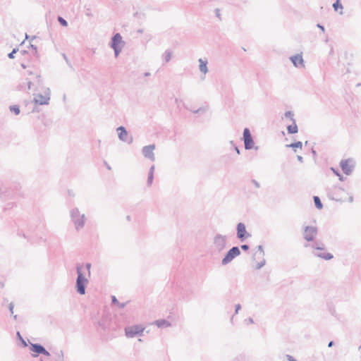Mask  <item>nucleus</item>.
I'll list each match as a JSON object with an SVG mask.
<instances>
[{
	"label": "nucleus",
	"instance_id": "obj_31",
	"mask_svg": "<svg viewBox=\"0 0 361 361\" xmlns=\"http://www.w3.org/2000/svg\"><path fill=\"white\" fill-rule=\"evenodd\" d=\"M331 171L334 172V173L335 175H336L337 176H338V178L341 181H343L344 180V177L343 176V175H341L339 172V171L338 169H336L333 167L331 168Z\"/></svg>",
	"mask_w": 361,
	"mask_h": 361
},
{
	"label": "nucleus",
	"instance_id": "obj_7",
	"mask_svg": "<svg viewBox=\"0 0 361 361\" xmlns=\"http://www.w3.org/2000/svg\"><path fill=\"white\" fill-rule=\"evenodd\" d=\"M236 237L241 242H243L248 238L251 237V234L247 231L246 226L244 223L240 222L237 224Z\"/></svg>",
	"mask_w": 361,
	"mask_h": 361
},
{
	"label": "nucleus",
	"instance_id": "obj_13",
	"mask_svg": "<svg viewBox=\"0 0 361 361\" xmlns=\"http://www.w3.org/2000/svg\"><path fill=\"white\" fill-rule=\"evenodd\" d=\"M349 161H352L351 159H342L340 162V167L341 168L343 172L347 175L349 176L353 172V166L349 165Z\"/></svg>",
	"mask_w": 361,
	"mask_h": 361
},
{
	"label": "nucleus",
	"instance_id": "obj_24",
	"mask_svg": "<svg viewBox=\"0 0 361 361\" xmlns=\"http://www.w3.org/2000/svg\"><path fill=\"white\" fill-rule=\"evenodd\" d=\"M313 200L315 207L318 209H322L323 208V204L322 203L320 198L318 196H314Z\"/></svg>",
	"mask_w": 361,
	"mask_h": 361
},
{
	"label": "nucleus",
	"instance_id": "obj_14",
	"mask_svg": "<svg viewBox=\"0 0 361 361\" xmlns=\"http://www.w3.org/2000/svg\"><path fill=\"white\" fill-rule=\"evenodd\" d=\"M290 60L293 63V66L296 68L304 67V60L302 55L295 54L290 57Z\"/></svg>",
	"mask_w": 361,
	"mask_h": 361
},
{
	"label": "nucleus",
	"instance_id": "obj_43",
	"mask_svg": "<svg viewBox=\"0 0 361 361\" xmlns=\"http://www.w3.org/2000/svg\"><path fill=\"white\" fill-rule=\"evenodd\" d=\"M13 308H14V304L13 302H11L8 305V310H9V311H10L11 314H13Z\"/></svg>",
	"mask_w": 361,
	"mask_h": 361
},
{
	"label": "nucleus",
	"instance_id": "obj_47",
	"mask_svg": "<svg viewBox=\"0 0 361 361\" xmlns=\"http://www.w3.org/2000/svg\"><path fill=\"white\" fill-rule=\"evenodd\" d=\"M214 12H215L216 16L221 20L220 10L219 8H216L214 10Z\"/></svg>",
	"mask_w": 361,
	"mask_h": 361
},
{
	"label": "nucleus",
	"instance_id": "obj_5",
	"mask_svg": "<svg viewBox=\"0 0 361 361\" xmlns=\"http://www.w3.org/2000/svg\"><path fill=\"white\" fill-rule=\"evenodd\" d=\"M227 237L221 234L217 233L214 235L213 239V244L215 250L218 252H221L226 246Z\"/></svg>",
	"mask_w": 361,
	"mask_h": 361
},
{
	"label": "nucleus",
	"instance_id": "obj_59",
	"mask_svg": "<svg viewBox=\"0 0 361 361\" xmlns=\"http://www.w3.org/2000/svg\"><path fill=\"white\" fill-rule=\"evenodd\" d=\"M348 201L350 202H353V196H350L349 198H348Z\"/></svg>",
	"mask_w": 361,
	"mask_h": 361
},
{
	"label": "nucleus",
	"instance_id": "obj_32",
	"mask_svg": "<svg viewBox=\"0 0 361 361\" xmlns=\"http://www.w3.org/2000/svg\"><path fill=\"white\" fill-rule=\"evenodd\" d=\"M333 8H334L335 11H338V8L343 9V6H342L341 1H336L333 4Z\"/></svg>",
	"mask_w": 361,
	"mask_h": 361
},
{
	"label": "nucleus",
	"instance_id": "obj_28",
	"mask_svg": "<svg viewBox=\"0 0 361 361\" xmlns=\"http://www.w3.org/2000/svg\"><path fill=\"white\" fill-rule=\"evenodd\" d=\"M16 336L19 341L20 342L21 345L25 348L27 346V344L26 341L24 340V338L22 337L19 331H17Z\"/></svg>",
	"mask_w": 361,
	"mask_h": 361
},
{
	"label": "nucleus",
	"instance_id": "obj_16",
	"mask_svg": "<svg viewBox=\"0 0 361 361\" xmlns=\"http://www.w3.org/2000/svg\"><path fill=\"white\" fill-rule=\"evenodd\" d=\"M313 255L317 257L324 259L325 260H330L334 258V255L330 252H314Z\"/></svg>",
	"mask_w": 361,
	"mask_h": 361
},
{
	"label": "nucleus",
	"instance_id": "obj_52",
	"mask_svg": "<svg viewBox=\"0 0 361 361\" xmlns=\"http://www.w3.org/2000/svg\"><path fill=\"white\" fill-rule=\"evenodd\" d=\"M42 354L45 356H50V353L44 348V352H42Z\"/></svg>",
	"mask_w": 361,
	"mask_h": 361
},
{
	"label": "nucleus",
	"instance_id": "obj_34",
	"mask_svg": "<svg viewBox=\"0 0 361 361\" xmlns=\"http://www.w3.org/2000/svg\"><path fill=\"white\" fill-rule=\"evenodd\" d=\"M56 361H64L63 360V352L62 350L57 351L56 353Z\"/></svg>",
	"mask_w": 361,
	"mask_h": 361
},
{
	"label": "nucleus",
	"instance_id": "obj_49",
	"mask_svg": "<svg viewBox=\"0 0 361 361\" xmlns=\"http://www.w3.org/2000/svg\"><path fill=\"white\" fill-rule=\"evenodd\" d=\"M154 169H155V166H154V165L151 166V167L149 168V170L148 173H149V174H151V173H152V174H154Z\"/></svg>",
	"mask_w": 361,
	"mask_h": 361
},
{
	"label": "nucleus",
	"instance_id": "obj_22",
	"mask_svg": "<svg viewBox=\"0 0 361 361\" xmlns=\"http://www.w3.org/2000/svg\"><path fill=\"white\" fill-rule=\"evenodd\" d=\"M327 197L330 200H335V201H337V202L341 201V200L340 198L336 197L335 191L333 190H328V192H327Z\"/></svg>",
	"mask_w": 361,
	"mask_h": 361
},
{
	"label": "nucleus",
	"instance_id": "obj_27",
	"mask_svg": "<svg viewBox=\"0 0 361 361\" xmlns=\"http://www.w3.org/2000/svg\"><path fill=\"white\" fill-rule=\"evenodd\" d=\"M9 109L11 112L14 113L16 115H18L20 113V107L18 105L10 106Z\"/></svg>",
	"mask_w": 361,
	"mask_h": 361
},
{
	"label": "nucleus",
	"instance_id": "obj_51",
	"mask_svg": "<svg viewBox=\"0 0 361 361\" xmlns=\"http://www.w3.org/2000/svg\"><path fill=\"white\" fill-rule=\"evenodd\" d=\"M286 357L288 361H297L296 359H295L293 356L290 355H286Z\"/></svg>",
	"mask_w": 361,
	"mask_h": 361
},
{
	"label": "nucleus",
	"instance_id": "obj_46",
	"mask_svg": "<svg viewBox=\"0 0 361 361\" xmlns=\"http://www.w3.org/2000/svg\"><path fill=\"white\" fill-rule=\"evenodd\" d=\"M317 27L318 28H319L322 32H325V27H324V25H322V24H320V23H317Z\"/></svg>",
	"mask_w": 361,
	"mask_h": 361
},
{
	"label": "nucleus",
	"instance_id": "obj_4",
	"mask_svg": "<svg viewBox=\"0 0 361 361\" xmlns=\"http://www.w3.org/2000/svg\"><path fill=\"white\" fill-rule=\"evenodd\" d=\"M243 142H244L245 149L246 150H250V149H255L256 150L258 149L259 147L258 146H255L254 140H253L252 136L251 135L250 130V129L248 128H245L243 130Z\"/></svg>",
	"mask_w": 361,
	"mask_h": 361
},
{
	"label": "nucleus",
	"instance_id": "obj_19",
	"mask_svg": "<svg viewBox=\"0 0 361 361\" xmlns=\"http://www.w3.org/2000/svg\"><path fill=\"white\" fill-rule=\"evenodd\" d=\"M154 324L159 328L168 327L171 325L169 321H167L166 319H157L154 322Z\"/></svg>",
	"mask_w": 361,
	"mask_h": 361
},
{
	"label": "nucleus",
	"instance_id": "obj_60",
	"mask_svg": "<svg viewBox=\"0 0 361 361\" xmlns=\"http://www.w3.org/2000/svg\"><path fill=\"white\" fill-rule=\"evenodd\" d=\"M343 190V188H340V187H336H336L334 188V190Z\"/></svg>",
	"mask_w": 361,
	"mask_h": 361
},
{
	"label": "nucleus",
	"instance_id": "obj_10",
	"mask_svg": "<svg viewBox=\"0 0 361 361\" xmlns=\"http://www.w3.org/2000/svg\"><path fill=\"white\" fill-rule=\"evenodd\" d=\"M45 95H42V94H38L34 98V102L36 104L44 105L48 104L49 101L50 100V90L47 88L44 92Z\"/></svg>",
	"mask_w": 361,
	"mask_h": 361
},
{
	"label": "nucleus",
	"instance_id": "obj_55",
	"mask_svg": "<svg viewBox=\"0 0 361 361\" xmlns=\"http://www.w3.org/2000/svg\"><path fill=\"white\" fill-rule=\"evenodd\" d=\"M234 149L237 152L238 154H240V151L239 148L237 146L234 145Z\"/></svg>",
	"mask_w": 361,
	"mask_h": 361
},
{
	"label": "nucleus",
	"instance_id": "obj_21",
	"mask_svg": "<svg viewBox=\"0 0 361 361\" xmlns=\"http://www.w3.org/2000/svg\"><path fill=\"white\" fill-rule=\"evenodd\" d=\"M286 147L293 148L294 151L295 152V148H300L302 149V143L300 141H296L295 142L290 143L289 145H286Z\"/></svg>",
	"mask_w": 361,
	"mask_h": 361
},
{
	"label": "nucleus",
	"instance_id": "obj_44",
	"mask_svg": "<svg viewBox=\"0 0 361 361\" xmlns=\"http://www.w3.org/2000/svg\"><path fill=\"white\" fill-rule=\"evenodd\" d=\"M241 309V305L240 304H237L235 305V314L238 313V311Z\"/></svg>",
	"mask_w": 361,
	"mask_h": 361
},
{
	"label": "nucleus",
	"instance_id": "obj_64",
	"mask_svg": "<svg viewBox=\"0 0 361 361\" xmlns=\"http://www.w3.org/2000/svg\"><path fill=\"white\" fill-rule=\"evenodd\" d=\"M21 67L24 69L26 68V66L24 63H21Z\"/></svg>",
	"mask_w": 361,
	"mask_h": 361
},
{
	"label": "nucleus",
	"instance_id": "obj_25",
	"mask_svg": "<svg viewBox=\"0 0 361 361\" xmlns=\"http://www.w3.org/2000/svg\"><path fill=\"white\" fill-rule=\"evenodd\" d=\"M111 303L113 305H117L118 307L121 309L124 308L126 305L125 302H123V303L119 302V301L117 300L116 297L114 295L111 296Z\"/></svg>",
	"mask_w": 361,
	"mask_h": 361
},
{
	"label": "nucleus",
	"instance_id": "obj_38",
	"mask_svg": "<svg viewBox=\"0 0 361 361\" xmlns=\"http://www.w3.org/2000/svg\"><path fill=\"white\" fill-rule=\"evenodd\" d=\"M122 48L123 47H114V48H112L114 49V55H115L116 58H117L118 56V55L120 54V53L121 52Z\"/></svg>",
	"mask_w": 361,
	"mask_h": 361
},
{
	"label": "nucleus",
	"instance_id": "obj_54",
	"mask_svg": "<svg viewBox=\"0 0 361 361\" xmlns=\"http://www.w3.org/2000/svg\"><path fill=\"white\" fill-rule=\"evenodd\" d=\"M311 153L312 154L313 157H317V152L314 149V148H312L311 149Z\"/></svg>",
	"mask_w": 361,
	"mask_h": 361
},
{
	"label": "nucleus",
	"instance_id": "obj_33",
	"mask_svg": "<svg viewBox=\"0 0 361 361\" xmlns=\"http://www.w3.org/2000/svg\"><path fill=\"white\" fill-rule=\"evenodd\" d=\"M57 20L61 25H62L63 27H66L68 25V22L63 17L58 16Z\"/></svg>",
	"mask_w": 361,
	"mask_h": 361
},
{
	"label": "nucleus",
	"instance_id": "obj_50",
	"mask_svg": "<svg viewBox=\"0 0 361 361\" xmlns=\"http://www.w3.org/2000/svg\"><path fill=\"white\" fill-rule=\"evenodd\" d=\"M245 322L247 323V324H253L254 323V320L252 317H249L248 319H246L245 320Z\"/></svg>",
	"mask_w": 361,
	"mask_h": 361
},
{
	"label": "nucleus",
	"instance_id": "obj_15",
	"mask_svg": "<svg viewBox=\"0 0 361 361\" xmlns=\"http://www.w3.org/2000/svg\"><path fill=\"white\" fill-rule=\"evenodd\" d=\"M44 347L39 343H30V350L35 353L32 355L33 357H37L39 355L42 354V352H44Z\"/></svg>",
	"mask_w": 361,
	"mask_h": 361
},
{
	"label": "nucleus",
	"instance_id": "obj_36",
	"mask_svg": "<svg viewBox=\"0 0 361 361\" xmlns=\"http://www.w3.org/2000/svg\"><path fill=\"white\" fill-rule=\"evenodd\" d=\"M266 264V260L264 259V257H263V259H262V260L260 261V262L257 263L255 269H260L261 268H262Z\"/></svg>",
	"mask_w": 361,
	"mask_h": 361
},
{
	"label": "nucleus",
	"instance_id": "obj_53",
	"mask_svg": "<svg viewBox=\"0 0 361 361\" xmlns=\"http://www.w3.org/2000/svg\"><path fill=\"white\" fill-rule=\"evenodd\" d=\"M297 159L298 161H300V163H302L303 162V157L300 155H298L297 156Z\"/></svg>",
	"mask_w": 361,
	"mask_h": 361
},
{
	"label": "nucleus",
	"instance_id": "obj_42",
	"mask_svg": "<svg viewBox=\"0 0 361 361\" xmlns=\"http://www.w3.org/2000/svg\"><path fill=\"white\" fill-rule=\"evenodd\" d=\"M240 248L243 251H247L250 249V246L247 244H243V245H241Z\"/></svg>",
	"mask_w": 361,
	"mask_h": 361
},
{
	"label": "nucleus",
	"instance_id": "obj_23",
	"mask_svg": "<svg viewBox=\"0 0 361 361\" xmlns=\"http://www.w3.org/2000/svg\"><path fill=\"white\" fill-rule=\"evenodd\" d=\"M312 247L317 250H324L325 246L324 244L322 242H315L314 244L312 245Z\"/></svg>",
	"mask_w": 361,
	"mask_h": 361
},
{
	"label": "nucleus",
	"instance_id": "obj_35",
	"mask_svg": "<svg viewBox=\"0 0 361 361\" xmlns=\"http://www.w3.org/2000/svg\"><path fill=\"white\" fill-rule=\"evenodd\" d=\"M284 117L289 118L291 121H293V119H295L294 118V114H293V112L292 111H286L285 114H284Z\"/></svg>",
	"mask_w": 361,
	"mask_h": 361
},
{
	"label": "nucleus",
	"instance_id": "obj_6",
	"mask_svg": "<svg viewBox=\"0 0 361 361\" xmlns=\"http://www.w3.org/2000/svg\"><path fill=\"white\" fill-rule=\"evenodd\" d=\"M145 328L142 325H133L125 328V334L128 338H134L141 336Z\"/></svg>",
	"mask_w": 361,
	"mask_h": 361
},
{
	"label": "nucleus",
	"instance_id": "obj_39",
	"mask_svg": "<svg viewBox=\"0 0 361 361\" xmlns=\"http://www.w3.org/2000/svg\"><path fill=\"white\" fill-rule=\"evenodd\" d=\"M18 51V48H14L13 49L12 51L10 52L8 54V57L11 59H13L15 58V54Z\"/></svg>",
	"mask_w": 361,
	"mask_h": 361
},
{
	"label": "nucleus",
	"instance_id": "obj_2",
	"mask_svg": "<svg viewBox=\"0 0 361 361\" xmlns=\"http://www.w3.org/2000/svg\"><path fill=\"white\" fill-rule=\"evenodd\" d=\"M71 221L74 224L76 231L82 229L85 224L86 217L84 214H81L78 208H73L70 211Z\"/></svg>",
	"mask_w": 361,
	"mask_h": 361
},
{
	"label": "nucleus",
	"instance_id": "obj_62",
	"mask_svg": "<svg viewBox=\"0 0 361 361\" xmlns=\"http://www.w3.org/2000/svg\"><path fill=\"white\" fill-rule=\"evenodd\" d=\"M137 32H138V33H140V34H141V33H142V32H143V30H142V29H139V30H137Z\"/></svg>",
	"mask_w": 361,
	"mask_h": 361
},
{
	"label": "nucleus",
	"instance_id": "obj_26",
	"mask_svg": "<svg viewBox=\"0 0 361 361\" xmlns=\"http://www.w3.org/2000/svg\"><path fill=\"white\" fill-rule=\"evenodd\" d=\"M172 51L170 50H166L163 54V59L165 62H169L171 59Z\"/></svg>",
	"mask_w": 361,
	"mask_h": 361
},
{
	"label": "nucleus",
	"instance_id": "obj_56",
	"mask_svg": "<svg viewBox=\"0 0 361 361\" xmlns=\"http://www.w3.org/2000/svg\"><path fill=\"white\" fill-rule=\"evenodd\" d=\"M334 345V342L333 341H331L329 344H328V347L331 348L332 347L333 345Z\"/></svg>",
	"mask_w": 361,
	"mask_h": 361
},
{
	"label": "nucleus",
	"instance_id": "obj_58",
	"mask_svg": "<svg viewBox=\"0 0 361 361\" xmlns=\"http://www.w3.org/2000/svg\"><path fill=\"white\" fill-rule=\"evenodd\" d=\"M104 165L107 169L111 170V166L106 161H104Z\"/></svg>",
	"mask_w": 361,
	"mask_h": 361
},
{
	"label": "nucleus",
	"instance_id": "obj_20",
	"mask_svg": "<svg viewBox=\"0 0 361 361\" xmlns=\"http://www.w3.org/2000/svg\"><path fill=\"white\" fill-rule=\"evenodd\" d=\"M257 251L252 256V259L253 260H256V257L258 256V255H260V257L262 259H263V257H264V248H263V246L259 245L257 247Z\"/></svg>",
	"mask_w": 361,
	"mask_h": 361
},
{
	"label": "nucleus",
	"instance_id": "obj_17",
	"mask_svg": "<svg viewBox=\"0 0 361 361\" xmlns=\"http://www.w3.org/2000/svg\"><path fill=\"white\" fill-rule=\"evenodd\" d=\"M293 124L287 126V131L288 134H295L298 132V128L296 124L295 119H293Z\"/></svg>",
	"mask_w": 361,
	"mask_h": 361
},
{
	"label": "nucleus",
	"instance_id": "obj_40",
	"mask_svg": "<svg viewBox=\"0 0 361 361\" xmlns=\"http://www.w3.org/2000/svg\"><path fill=\"white\" fill-rule=\"evenodd\" d=\"M62 56H63V59H65L68 66L71 68H73L72 64H71V61L68 60L67 56L65 54H63Z\"/></svg>",
	"mask_w": 361,
	"mask_h": 361
},
{
	"label": "nucleus",
	"instance_id": "obj_1",
	"mask_svg": "<svg viewBox=\"0 0 361 361\" xmlns=\"http://www.w3.org/2000/svg\"><path fill=\"white\" fill-rule=\"evenodd\" d=\"M83 267V264H77L76 265L77 279L75 288L76 292L80 295L85 294L86 287L88 283V279L85 278L82 272Z\"/></svg>",
	"mask_w": 361,
	"mask_h": 361
},
{
	"label": "nucleus",
	"instance_id": "obj_57",
	"mask_svg": "<svg viewBox=\"0 0 361 361\" xmlns=\"http://www.w3.org/2000/svg\"><path fill=\"white\" fill-rule=\"evenodd\" d=\"M20 53L23 56H24V55H25L26 54H27V51L26 50H21V51H20Z\"/></svg>",
	"mask_w": 361,
	"mask_h": 361
},
{
	"label": "nucleus",
	"instance_id": "obj_45",
	"mask_svg": "<svg viewBox=\"0 0 361 361\" xmlns=\"http://www.w3.org/2000/svg\"><path fill=\"white\" fill-rule=\"evenodd\" d=\"M85 266V268L87 269V270L88 271V276H90L91 264L90 263H86Z\"/></svg>",
	"mask_w": 361,
	"mask_h": 361
},
{
	"label": "nucleus",
	"instance_id": "obj_37",
	"mask_svg": "<svg viewBox=\"0 0 361 361\" xmlns=\"http://www.w3.org/2000/svg\"><path fill=\"white\" fill-rule=\"evenodd\" d=\"M153 180H154V174L148 173V177H147V184L148 186H151V185L153 183Z\"/></svg>",
	"mask_w": 361,
	"mask_h": 361
},
{
	"label": "nucleus",
	"instance_id": "obj_12",
	"mask_svg": "<svg viewBox=\"0 0 361 361\" xmlns=\"http://www.w3.org/2000/svg\"><path fill=\"white\" fill-rule=\"evenodd\" d=\"M125 42L122 39V36L120 33L117 32L113 35L109 43L111 48L114 47H123Z\"/></svg>",
	"mask_w": 361,
	"mask_h": 361
},
{
	"label": "nucleus",
	"instance_id": "obj_63",
	"mask_svg": "<svg viewBox=\"0 0 361 361\" xmlns=\"http://www.w3.org/2000/svg\"><path fill=\"white\" fill-rule=\"evenodd\" d=\"M144 75H145V76H146V77H147V76L150 75V73H148V72H146V73H145V74H144Z\"/></svg>",
	"mask_w": 361,
	"mask_h": 361
},
{
	"label": "nucleus",
	"instance_id": "obj_11",
	"mask_svg": "<svg viewBox=\"0 0 361 361\" xmlns=\"http://www.w3.org/2000/svg\"><path fill=\"white\" fill-rule=\"evenodd\" d=\"M154 149V144L149 145L142 147V153L145 158L149 159L152 161H154L155 160V156L153 152Z\"/></svg>",
	"mask_w": 361,
	"mask_h": 361
},
{
	"label": "nucleus",
	"instance_id": "obj_8",
	"mask_svg": "<svg viewBox=\"0 0 361 361\" xmlns=\"http://www.w3.org/2000/svg\"><path fill=\"white\" fill-rule=\"evenodd\" d=\"M116 130L118 132V136L120 140L127 142L128 144L133 143V136L128 137V133L124 126H121L118 127Z\"/></svg>",
	"mask_w": 361,
	"mask_h": 361
},
{
	"label": "nucleus",
	"instance_id": "obj_18",
	"mask_svg": "<svg viewBox=\"0 0 361 361\" xmlns=\"http://www.w3.org/2000/svg\"><path fill=\"white\" fill-rule=\"evenodd\" d=\"M198 61L200 63V65H199L200 71L202 73H203L204 74H206L208 72L207 61L203 60L202 59H200L198 60Z\"/></svg>",
	"mask_w": 361,
	"mask_h": 361
},
{
	"label": "nucleus",
	"instance_id": "obj_29",
	"mask_svg": "<svg viewBox=\"0 0 361 361\" xmlns=\"http://www.w3.org/2000/svg\"><path fill=\"white\" fill-rule=\"evenodd\" d=\"M207 109H208L207 106H202V107H200L199 109H197L196 110H190V111L194 114H204L207 111Z\"/></svg>",
	"mask_w": 361,
	"mask_h": 361
},
{
	"label": "nucleus",
	"instance_id": "obj_3",
	"mask_svg": "<svg viewBox=\"0 0 361 361\" xmlns=\"http://www.w3.org/2000/svg\"><path fill=\"white\" fill-rule=\"evenodd\" d=\"M241 252L238 246H233L227 251L223 259H221V264L226 266L231 262L235 257L240 255Z\"/></svg>",
	"mask_w": 361,
	"mask_h": 361
},
{
	"label": "nucleus",
	"instance_id": "obj_48",
	"mask_svg": "<svg viewBox=\"0 0 361 361\" xmlns=\"http://www.w3.org/2000/svg\"><path fill=\"white\" fill-rule=\"evenodd\" d=\"M30 47L33 50L34 54H36L37 53V48L35 45L30 44Z\"/></svg>",
	"mask_w": 361,
	"mask_h": 361
},
{
	"label": "nucleus",
	"instance_id": "obj_30",
	"mask_svg": "<svg viewBox=\"0 0 361 361\" xmlns=\"http://www.w3.org/2000/svg\"><path fill=\"white\" fill-rule=\"evenodd\" d=\"M207 109H208L207 106H202V107H200L199 109H197L196 110H190V111L194 114H204L207 111Z\"/></svg>",
	"mask_w": 361,
	"mask_h": 361
},
{
	"label": "nucleus",
	"instance_id": "obj_9",
	"mask_svg": "<svg viewBox=\"0 0 361 361\" xmlns=\"http://www.w3.org/2000/svg\"><path fill=\"white\" fill-rule=\"evenodd\" d=\"M317 234V227L312 226H307L304 229V238L308 241L312 242L314 240L315 236Z\"/></svg>",
	"mask_w": 361,
	"mask_h": 361
},
{
	"label": "nucleus",
	"instance_id": "obj_41",
	"mask_svg": "<svg viewBox=\"0 0 361 361\" xmlns=\"http://www.w3.org/2000/svg\"><path fill=\"white\" fill-rule=\"evenodd\" d=\"M251 183L257 188H260V184L258 181H257L255 179H252L251 180Z\"/></svg>",
	"mask_w": 361,
	"mask_h": 361
},
{
	"label": "nucleus",
	"instance_id": "obj_61",
	"mask_svg": "<svg viewBox=\"0 0 361 361\" xmlns=\"http://www.w3.org/2000/svg\"><path fill=\"white\" fill-rule=\"evenodd\" d=\"M126 219H127V221H130L131 220V217H130V215H128V216H126Z\"/></svg>",
	"mask_w": 361,
	"mask_h": 361
}]
</instances>
